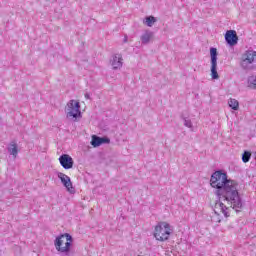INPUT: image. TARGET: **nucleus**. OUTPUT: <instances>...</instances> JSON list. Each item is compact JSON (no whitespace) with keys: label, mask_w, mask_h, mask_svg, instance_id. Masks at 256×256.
<instances>
[{"label":"nucleus","mask_w":256,"mask_h":256,"mask_svg":"<svg viewBox=\"0 0 256 256\" xmlns=\"http://www.w3.org/2000/svg\"><path fill=\"white\" fill-rule=\"evenodd\" d=\"M145 20L147 27H151L152 25H155V23H157V18H155L154 16H147Z\"/></svg>","instance_id":"nucleus-15"},{"label":"nucleus","mask_w":256,"mask_h":256,"mask_svg":"<svg viewBox=\"0 0 256 256\" xmlns=\"http://www.w3.org/2000/svg\"><path fill=\"white\" fill-rule=\"evenodd\" d=\"M90 143L92 147H101V145H104L105 143H111V139L107 137H99L97 135H93Z\"/></svg>","instance_id":"nucleus-9"},{"label":"nucleus","mask_w":256,"mask_h":256,"mask_svg":"<svg viewBox=\"0 0 256 256\" xmlns=\"http://www.w3.org/2000/svg\"><path fill=\"white\" fill-rule=\"evenodd\" d=\"M248 87L250 89H256V76H250L248 78Z\"/></svg>","instance_id":"nucleus-16"},{"label":"nucleus","mask_w":256,"mask_h":256,"mask_svg":"<svg viewBox=\"0 0 256 256\" xmlns=\"http://www.w3.org/2000/svg\"><path fill=\"white\" fill-rule=\"evenodd\" d=\"M216 205L219 206V208L221 209V212L223 213L224 217H229V207L225 206V204H223V202H219L216 203Z\"/></svg>","instance_id":"nucleus-14"},{"label":"nucleus","mask_w":256,"mask_h":256,"mask_svg":"<svg viewBox=\"0 0 256 256\" xmlns=\"http://www.w3.org/2000/svg\"><path fill=\"white\" fill-rule=\"evenodd\" d=\"M128 37L127 35L124 36L123 43H127Z\"/></svg>","instance_id":"nucleus-19"},{"label":"nucleus","mask_w":256,"mask_h":256,"mask_svg":"<svg viewBox=\"0 0 256 256\" xmlns=\"http://www.w3.org/2000/svg\"><path fill=\"white\" fill-rule=\"evenodd\" d=\"M225 41L230 47H235L239 42V36H237V31L228 30L225 34Z\"/></svg>","instance_id":"nucleus-7"},{"label":"nucleus","mask_w":256,"mask_h":256,"mask_svg":"<svg viewBox=\"0 0 256 256\" xmlns=\"http://www.w3.org/2000/svg\"><path fill=\"white\" fill-rule=\"evenodd\" d=\"M65 113L67 119H70V121H77L83 117L81 115V104L75 100H70L67 103Z\"/></svg>","instance_id":"nucleus-3"},{"label":"nucleus","mask_w":256,"mask_h":256,"mask_svg":"<svg viewBox=\"0 0 256 256\" xmlns=\"http://www.w3.org/2000/svg\"><path fill=\"white\" fill-rule=\"evenodd\" d=\"M171 233H173V227H171L170 223L167 222H159L154 229V237L156 241H169V237H171Z\"/></svg>","instance_id":"nucleus-2"},{"label":"nucleus","mask_w":256,"mask_h":256,"mask_svg":"<svg viewBox=\"0 0 256 256\" xmlns=\"http://www.w3.org/2000/svg\"><path fill=\"white\" fill-rule=\"evenodd\" d=\"M228 105L233 109V111H239V101H237V99L230 98L228 100Z\"/></svg>","instance_id":"nucleus-13"},{"label":"nucleus","mask_w":256,"mask_h":256,"mask_svg":"<svg viewBox=\"0 0 256 256\" xmlns=\"http://www.w3.org/2000/svg\"><path fill=\"white\" fill-rule=\"evenodd\" d=\"M183 121H184V126L188 127V129H192L193 128V123L191 122V119L189 118H185L183 116H181Z\"/></svg>","instance_id":"nucleus-18"},{"label":"nucleus","mask_w":256,"mask_h":256,"mask_svg":"<svg viewBox=\"0 0 256 256\" xmlns=\"http://www.w3.org/2000/svg\"><path fill=\"white\" fill-rule=\"evenodd\" d=\"M210 185L218 199L227 201L237 213L243 209V200L239 195V183L228 178L223 170H216L210 177Z\"/></svg>","instance_id":"nucleus-1"},{"label":"nucleus","mask_w":256,"mask_h":256,"mask_svg":"<svg viewBox=\"0 0 256 256\" xmlns=\"http://www.w3.org/2000/svg\"><path fill=\"white\" fill-rule=\"evenodd\" d=\"M242 161L243 163H249L251 161V152L245 150L242 154Z\"/></svg>","instance_id":"nucleus-17"},{"label":"nucleus","mask_w":256,"mask_h":256,"mask_svg":"<svg viewBox=\"0 0 256 256\" xmlns=\"http://www.w3.org/2000/svg\"><path fill=\"white\" fill-rule=\"evenodd\" d=\"M110 64L114 70L121 69L123 67V56L121 54H115L112 56Z\"/></svg>","instance_id":"nucleus-10"},{"label":"nucleus","mask_w":256,"mask_h":256,"mask_svg":"<svg viewBox=\"0 0 256 256\" xmlns=\"http://www.w3.org/2000/svg\"><path fill=\"white\" fill-rule=\"evenodd\" d=\"M153 39V32L146 31L144 34L141 35L140 40L142 45H149V42Z\"/></svg>","instance_id":"nucleus-12"},{"label":"nucleus","mask_w":256,"mask_h":256,"mask_svg":"<svg viewBox=\"0 0 256 256\" xmlns=\"http://www.w3.org/2000/svg\"><path fill=\"white\" fill-rule=\"evenodd\" d=\"M58 179H60L62 185L67 189L68 193H75V187H73V183L71 182V178L64 174L63 172L57 173Z\"/></svg>","instance_id":"nucleus-6"},{"label":"nucleus","mask_w":256,"mask_h":256,"mask_svg":"<svg viewBox=\"0 0 256 256\" xmlns=\"http://www.w3.org/2000/svg\"><path fill=\"white\" fill-rule=\"evenodd\" d=\"M7 151L9 155H12L14 159H17V155H19V146L17 145L16 141H11L8 144Z\"/></svg>","instance_id":"nucleus-11"},{"label":"nucleus","mask_w":256,"mask_h":256,"mask_svg":"<svg viewBox=\"0 0 256 256\" xmlns=\"http://www.w3.org/2000/svg\"><path fill=\"white\" fill-rule=\"evenodd\" d=\"M256 61V51L254 50H247L243 55H242V60H241V67L245 71H251L253 69V63Z\"/></svg>","instance_id":"nucleus-4"},{"label":"nucleus","mask_w":256,"mask_h":256,"mask_svg":"<svg viewBox=\"0 0 256 256\" xmlns=\"http://www.w3.org/2000/svg\"><path fill=\"white\" fill-rule=\"evenodd\" d=\"M85 99H91V96L89 95V93L85 94Z\"/></svg>","instance_id":"nucleus-20"},{"label":"nucleus","mask_w":256,"mask_h":256,"mask_svg":"<svg viewBox=\"0 0 256 256\" xmlns=\"http://www.w3.org/2000/svg\"><path fill=\"white\" fill-rule=\"evenodd\" d=\"M217 48H210V57H211V77L212 79H219V73H217Z\"/></svg>","instance_id":"nucleus-5"},{"label":"nucleus","mask_w":256,"mask_h":256,"mask_svg":"<svg viewBox=\"0 0 256 256\" xmlns=\"http://www.w3.org/2000/svg\"><path fill=\"white\" fill-rule=\"evenodd\" d=\"M60 165L63 169H73L74 161L73 158L68 154H62L59 157Z\"/></svg>","instance_id":"nucleus-8"}]
</instances>
